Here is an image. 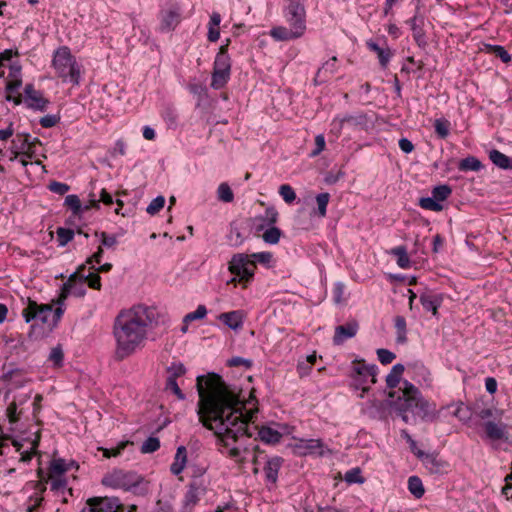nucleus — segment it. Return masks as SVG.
I'll return each instance as SVG.
<instances>
[{"label": "nucleus", "instance_id": "obj_16", "mask_svg": "<svg viewBox=\"0 0 512 512\" xmlns=\"http://www.w3.org/2000/svg\"><path fill=\"white\" fill-rule=\"evenodd\" d=\"M245 313L242 310H234L230 312L221 313L218 320L221 321L228 328L238 331L242 329L245 320Z\"/></svg>", "mask_w": 512, "mask_h": 512}, {"label": "nucleus", "instance_id": "obj_56", "mask_svg": "<svg viewBox=\"0 0 512 512\" xmlns=\"http://www.w3.org/2000/svg\"><path fill=\"white\" fill-rule=\"evenodd\" d=\"M326 146L325 137L323 134L315 136V148L311 151L310 157H316L324 151Z\"/></svg>", "mask_w": 512, "mask_h": 512}, {"label": "nucleus", "instance_id": "obj_29", "mask_svg": "<svg viewBox=\"0 0 512 512\" xmlns=\"http://www.w3.org/2000/svg\"><path fill=\"white\" fill-rule=\"evenodd\" d=\"M489 158L494 165L501 169H512V158L503 154L499 150H491L489 153Z\"/></svg>", "mask_w": 512, "mask_h": 512}, {"label": "nucleus", "instance_id": "obj_43", "mask_svg": "<svg viewBox=\"0 0 512 512\" xmlns=\"http://www.w3.org/2000/svg\"><path fill=\"white\" fill-rule=\"evenodd\" d=\"M419 205L421 208L430 210V211H441L443 209L442 204L437 201L433 196L432 197H423L419 200Z\"/></svg>", "mask_w": 512, "mask_h": 512}, {"label": "nucleus", "instance_id": "obj_8", "mask_svg": "<svg viewBox=\"0 0 512 512\" xmlns=\"http://www.w3.org/2000/svg\"><path fill=\"white\" fill-rule=\"evenodd\" d=\"M255 269L256 264H254V260L245 253L234 254L228 263L229 272L237 276L238 281L243 283L244 287L252 281Z\"/></svg>", "mask_w": 512, "mask_h": 512}, {"label": "nucleus", "instance_id": "obj_31", "mask_svg": "<svg viewBox=\"0 0 512 512\" xmlns=\"http://www.w3.org/2000/svg\"><path fill=\"white\" fill-rule=\"evenodd\" d=\"M421 460L425 467L433 474L441 473L446 468V464L440 462L433 454L427 453Z\"/></svg>", "mask_w": 512, "mask_h": 512}, {"label": "nucleus", "instance_id": "obj_55", "mask_svg": "<svg viewBox=\"0 0 512 512\" xmlns=\"http://www.w3.org/2000/svg\"><path fill=\"white\" fill-rule=\"evenodd\" d=\"M377 356L379 361L384 364H390L396 357V355L388 349L380 348L377 350Z\"/></svg>", "mask_w": 512, "mask_h": 512}, {"label": "nucleus", "instance_id": "obj_62", "mask_svg": "<svg viewBox=\"0 0 512 512\" xmlns=\"http://www.w3.org/2000/svg\"><path fill=\"white\" fill-rule=\"evenodd\" d=\"M124 447H125V443H122V444L118 445L116 448H111V449L100 448V450L103 451V456L105 458H110V457L118 456L121 453V451L124 449Z\"/></svg>", "mask_w": 512, "mask_h": 512}, {"label": "nucleus", "instance_id": "obj_4", "mask_svg": "<svg viewBox=\"0 0 512 512\" xmlns=\"http://www.w3.org/2000/svg\"><path fill=\"white\" fill-rule=\"evenodd\" d=\"M436 406L427 401L412 383H403V398L400 405V416L405 423H410L419 417L428 420L435 417Z\"/></svg>", "mask_w": 512, "mask_h": 512}, {"label": "nucleus", "instance_id": "obj_41", "mask_svg": "<svg viewBox=\"0 0 512 512\" xmlns=\"http://www.w3.org/2000/svg\"><path fill=\"white\" fill-rule=\"evenodd\" d=\"M57 242L60 247L66 246L74 237V231L69 228L59 227L56 231Z\"/></svg>", "mask_w": 512, "mask_h": 512}, {"label": "nucleus", "instance_id": "obj_6", "mask_svg": "<svg viewBox=\"0 0 512 512\" xmlns=\"http://www.w3.org/2000/svg\"><path fill=\"white\" fill-rule=\"evenodd\" d=\"M66 295H62L58 301V306L53 308L50 304H38L35 301L29 300L28 305L23 309L22 315L26 323L32 320H37L48 328H54L64 313V299Z\"/></svg>", "mask_w": 512, "mask_h": 512}, {"label": "nucleus", "instance_id": "obj_47", "mask_svg": "<svg viewBox=\"0 0 512 512\" xmlns=\"http://www.w3.org/2000/svg\"><path fill=\"white\" fill-rule=\"evenodd\" d=\"M449 121L446 119H436L434 122V128L437 135L445 139L449 135Z\"/></svg>", "mask_w": 512, "mask_h": 512}, {"label": "nucleus", "instance_id": "obj_15", "mask_svg": "<svg viewBox=\"0 0 512 512\" xmlns=\"http://www.w3.org/2000/svg\"><path fill=\"white\" fill-rule=\"evenodd\" d=\"M181 8L174 5L160 12V31L169 32L174 30L181 22Z\"/></svg>", "mask_w": 512, "mask_h": 512}, {"label": "nucleus", "instance_id": "obj_17", "mask_svg": "<svg viewBox=\"0 0 512 512\" xmlns=\"http://www.w3.org/2000/svg\"><path fill=\"white\" fill-rule=\"evenodd\" d=\"M359 329V325L356 321H351L345 325H340L335 328L333 337V343L335 345L343 344L347 339L353 338Z\"/></svg>", "mask_w": 512, "mask_h": 512}, {"label": "nucleus", "instance_id": "obj_18", "mask_svg": "<svg viewBox=\"0 0 512 512\" xmlns=\"http://www.w3.org/2000/svg\"><path fill=\"white\" fill-rule=\"evenodd\" d=\"M25 102L30 108L40 111H44L49 104V101L43 98L42 94L36 91L32 85L25 87Z\"/></svg>", "mask_w": 512, "mask_h": 512}, {"label": "nucleus", "instance_id": "obj_23", "mask_svg": "<svg viewBox=\"0 0 512 512\" xmlns=\"http://www.w3.org/2000/svg\"><path fill=\"white\" fill-rule=\"evenodd\" d=\"M413 33V38L419 46L426 45V37L423 31V19L415 15L408 21Z\"/></svg>", "mask_w": 512, "mask_h": 512}, {"label": "nucleus", "instance_id": "obj_57", "mask_svg": "<svg viewBox=\"0 0 512 512\" xmlns=\"http://www.w3.org/2000/svg\"><path fill=\"white\" fill-rule=\"evenodd\" d=\"M49 190L58 195H64L70 190V186L66 183L52 181L49 186Z\"/></svg>", "mask_w": 512, "mask_h": 512}, {"label": "nucleus", "instance_id": "obj_52", "mask_svg": "<svg viewBox=\"0 0 512 512\" xmlns=\"http://www.w3.org/2000/svg\"><path fill=\"white\" fill-rule=\"evenodd\" d=\"M165 390L171 391L173 394L177 396L179 400H184L185 395L181 391V389L178 386L177 379L167 378L166 384H165Z\"/></svg>", "mask_w": 512, "mask_h": 512}, {"label": "nucleus", "instance_id": "obj_58", "mask_svg": "<svg viewBox=\"0 0 512 512\" xmlns=\"http://www.w3.org/2000/svg\"><path fill=\"white\" fill-rule=\"evenodd\" d=\"M408 490L417 499L421 498L425 493L423 482H408Z\"/></svg>", "mask_w": 512, "mask_h": 512}, {"label": "nucleus", "instance_id": "obj_34", "mask_svg": "<svg viewBox=\"0 0 512 512\" xmlns=\"http://www.w3.org/2000/svg\"><path fill=\"white\" fill-rule=\"evenodd\" d=\"M458 168L461 171H480L483 168V165L479 159H477L474 156H468L464 159H462L459 164Z\"/></svg>", "mask_w": 512, "mask_h": 512}, {"label": "nucleus", "instance_id": "obj_10", "mask_svg": "<svg viewBox=\"0 0 512 512\" xmlns=\"http://www.w3.org/2000/svg\"><path fill=\"white\" fill-rule=\"evenodd\" d=\"M230 72V57L223 49H221L214 60L211 87L215 90L223 88L230 79Z\"/></svg>", "mask_w": 512, "mask_h": 512}, {"label": "nucleus", "instance_id": "obj_12", "mask_svg": "<svg viewBox=\"0 0 512 512\" xmlns=\"http://www.w3.org/2000/svg\"><path fill=\"white\" fill-rule=\"evenodd\" d=\"M86 503L87 507L82 512H119L122 508L116 498L92 497Z\"/></svg>", "mask_w": 512, "mask_h": 512}, {"label": "nucleus", "instance_id": "obj_32", "mask_svg": "<svg viewBox=\"0 0 512 512\" xmlns=\"http://www.w3.org/2000/svg\"><path fill=\"white\" fill-rule=\"evenodd\" d=\"M390 253L396 257L397 265L402 269H407L411 266V261L405 246H398L391 249Z\"/></svg>", "mask_w": 512, "mask_h": 512}, {"label": "nucleus", "instance_id": "obj_28", "mask_svg": "<svg viewBox=\"0 0 512 512\" xmlns=\"http://www.w3.org/2000/svg\"><path fill=\"white\" fill-rule=\"evenodd\" d=\"M281 465L282 459L280 457H273L267 460L264 466V473L267 480H277Z\"/></svg>", "mask_w": 512, "mask_h": 512}, {"label": "nucleus", "instance_id": "obj_51", "mask_svg": "<svg viewBox=\"0 0 512 512\" xmlns=\"http://www.w3.org/2000/svg\"><path fill=\"white\" fill-rule=\"evenodd\" d=\"M165 204V198L163 196H157L154 198L146 208V212L150 215L158 213Z\"/></svg>", "mask_w": 512, "mask_h": 512}, {"label": "nucleus", "instance_id": "obj_40", "mask_svg": "<svg viewBox=\"0 0 512 512\" xmlns=\"http://www.w3.org/2000/svg\"><path fill=\"white\" fill-rule=\"evenodd\" d=\"M217 198L225 203H230L234 199L232 189L227 183H221L217 188Z\"/></svg>", "mask_w": 512, "mask_h": 512}, {"label": "nucleus", "instance_id": "obj_60", "mask_svg": "<svg viewBox=\"0 0 512 512\" xmlns=\"http://www.w3.org/2000/svg\"><path fill=\"white\" fill-rule=\"evenodd\" d=\"M6 414L10 423H15L19 419V414L17 412V405L15 402L9 404L6 410Z\"/></svg>", "mask_w": 512, "mask_h": 512}, {"label": "nucleus", "instance_id": "obj_1", "mask_svg": "<svg viewBox=\"0 0 512 512\" xmlns=\"http://www.w3.org/2000/svg\"><path fill=\"white\" fill-rule=\"evenodd\" d=\"M196 387L199 395L197 415L204 427L213 431L227 446L230 441L236 442L247 436V424L255 409H247L237 393L216 374L199 375Z\"/></svg>", "mask_w": 512, "mask_h": 512}, {"label": "nucleus", "instance_id": "obj_3", "mask_svg": "<svg viewBox=\"0 0 512 512\" xmlns=\"http://www.w3.org/2000/svg\"><path fill=\"white\" fill-rule=\"evenodd\" d=\"M283 17L288 24L276 26L270 30V36L276 41H290L301 38L306 32V9L298 0H288L283 9Z\"/></svg>", "mask_w": 512, "mask_h": 512}, {"label": "nucleus", "instance_id": "obj_45", "mask_svg": "<svg viewBox=\"0 0 512 512\" xmlns=\"http://www.w3.org/2000/svg\"><path fill=\"white\" fill-rule=\"evenodd\" d=\"M207 315V309L204 305H199L195 311L188 313L183 318V323H189L195 320L204 319Z\"/></svg>", "mask_w": 512, "mask_h": 512}, {"label": "nucleus", "instance_id": "obj_59", "mask_svg": "<svg viewBox=\"0 0 512 512\" xmlns=\"http://www.w3.org/2000/svg\"><path fill=\"white\" fill-rule=\"evenodd\" d=\"M228 365L231 367L244 366L245 368H250L252 361L242 357H233L228 360Z\"/></svg>", "mask_w": 512, "mask_h": 512}, {"label": "nucleus", "instance_id": "obj_2", "mask_svg": "<svg viewBox=\"0 0 512 512\" xmlns=\"http://www.w3.org/2000/svg\"><path fill=\"white\" fill-rule=\"evenodd\" d=\"M156 321V310L136 305L121 311L114 321L115 355L123 360L144 347L149 328Z\"/></svg>", "mask_w": 512, "mask_h": 512}, {"label": "nucleus", "instance_id": "obj_36", "mask_svg": "<svg viewBox=\"0 0 512 512\" xmlns=\"http://www.w3.org/2000/svg\"><path fill=\"white\" fill-rule=\"evenodd\" d=\"M394 326L396 329V341L403 344L407 341L406 320L403 316H396L394 318Z\"/></svg>", "mask_w": 512, "mask_h": 512}, {"label": "nucleus", "instance_id": "obj_27", "mask_svg": "<svg viewBox=\"0 0 512 512\" xmlns=\"http://www.w3.org/2000/svg\"><path fill=\"white\" fill-rule=\"evenodd\" d=\"M221 23V15L218 12H213L210 15V20L208 23V34L207 38L211 42H216L220 37V26Z\"/></svg>", "mask_w": 512, "mask_h": 512}, {"label": "nucleus", "instance_id": "obj_9", "mask_svg": "<svg viewBox=\"0 0 512 512\" xmlns=\"http://www.w3.org/2000/svg\"><path fill=\"white\" fill-rule=\"evenodd\" d=\"M278 218V213L274 208H268L265 211V216L255 218L256 230L262 231L265 229L262 239L265 243L275 245L280 241L282 232L279 228L275 227Z\"/></svg>", "mask_w": 512, "mask_h": 512}, {"label": "nucleus", "instance_id": "obj_14", "mask_svg": "<svg viewBox=\"0 0 512 512\" xmlns=\"http://www.w3.org/2000/svg\"><path fill=\"white\" fill-rule=\"evenodd\" d=\"M29 146H33L30 134H17L12 139L9 149L3 153V156L7 157L9 161H15L21 154L27 151Z\"/></svg>", "mask_w": 512, "mask_h": 512}, {"label": "nucleus", "instance_id": "obj_64", "mask_svg": "<svg viewBox=\"0 0 512 512\" xmlns=\"http://www.w3.org/2000/svg\"><path fill=\"white\" fill-rule=\"evenodd\" d=\"M304 512H345L344 510L338 509L336 507L331 506H325L321 507L318 506L316 509H305Z\"/></svg>", "mask_w": 512, "mask_h": 512}, {"label": "nucleus", "instance_id": "obj_30", "mask_svg": "<svg viewBox=\"0 0 512 512\" xmlns=\"http://www.w3.org/2000/svg\"><path fill=\"white\" fill-rule=\"evenodd\" d=\"M260 439L268 444H275L280 442L282 434L269 426H263L258 433Z\"/></svg>", "mask_w": 512, "mask_h": 512}, {"label": "nucleus", "instance_id": "obj_20", "mask_svg": "<svg viewBox=\"0 0 512 512\" xmlns=\"http://www.w3.org/2000/svg\"><path fill=\"white\" fill-rule=\"evenodd\" d=\"M487 438L490 440H507L506 424L487 421L484 423Z\"/></svg>", "mask_w": 512, "mask_h": 512}, {"label": "nucleus", "instance_id": "obj_13", "mask_svg": "<svg viewBox=\"0 0 512 512\" xmlns=\"http://www.w3.org/2000/svg\"><path fill=\"white\" fill-rule=\"evenodd\" d=\"M79 464L73 459L53 457L49 464V480H58L67 472L77 471Z\"/></svg>", "mask_w": 512, "mask_h": 512}, {"label": "nucleus", "instance_id": "obj_25", "mask_svg": "<svg viewBox=\"0 0 512 512\" xmlns=\"http://www.w3.org/2000/svg\"><path fill=\"white\" fill-rule=\"evenodd\" d=\"M47 483L48 482H36V492L29 497L26 512H35L41 506L43 501L42 493L45 492V484Z\"/></svg>", "mask_w": 512, "mask_h": 512}, {"label": "nucleus", "instance_id": "obj_24", "mask_svg": "<svg viewBox=\"0 0 512 512\" xmlns=\"http://www.w3.org/2000/svg\"><path fill=\"white\" fill-rule=\"evenodd\" d=\"M367 47L377 54L379 63L382 68H386L392 56V52L389 47H380L376 42L369 40L367 41Z\"/></svg>", "mask_w": 512, "mask_h": 512}, {"label": "nucleus", "instance_id": "obj_44", "mask_svg": "<svg viewBox=\"0 0 512 512\" xmlns=\"http://www.w3.org/2000/svg\"><path fill=\"white\" fill-rule=\"evenodd\" d=\"M487 49L492 52L495 56L501 59L504 63H509L511 61V55L508 51L501 45H487Z\"/></svg>", "mask_w": 512, "mask_h": 512}, {"label": "nucleus", "instance_id": "obj_53", "mask_svg": "<svg viewBox=\"0 0 512 512\" xmlns=\"http://www.w3.org/2000/svg\"><path fill=\"white\" fill-rule=\"evenodd\" d=\"M279 194L287 203H292L296 199L295 191L288 184H283L279 187Z\"/></svg>", "mask_w": 512, "mask_h": 512}, {"label": "nucleus", "instance_id": "obj_38", "mask_svg": "<svg viewBox=\"0 0 512 512\" xmlns=\"http://www.w3.org/2000/svg\"><path fill=\"white\" fill-rule=\"evenodd\" d=\"M355 117L352 115H344L342 117H335L332 120V130L335 131L336 134H340L345 124H356Z\"/></svg>", "mask_w": 512, "mask_h": 512}, {"label": "nucleus", "instance_id": "obj_46", "mask_svg": "<svg viewBox=\"0 0 512 512\" xmlns=\"http://www.w3.org/2000/svg\"><path fill=\"white\" fill-rule=\"evenodd\" d=\"M451 192L452 190L448 185H438L432 190V196L441 203L450 196Z\"/></svg>", "mask_w": 512, "mask_h": 512}, {"label": "nucleus", "instance_id": "obj_50", "mask_svg": "<svg viewBox=\"0 0 512 512\" xmlns=\"http://www.w3.org/2000/svg\"><path fill=\"white\" fill-rule=\"evenodd\" d=\"M95 236L100 238L101 245L106 248H113L118 243L115 235H109L106 232H96Z\"/></svg>", "mask_w": 512, "mask_h": 512}, {"label": "nucleus", "instance_id": "obj_19", "mask_svg": "<svg viewBox=\"0 0 512 512\" xmlns=\"http://www.w3.org/2000/svg\"><path fill=\"white\" fill-rule=\"evenodd\" d=\"M419 299L425 311L431 312L433 316L438 315V309L443 302V297L441 294L424 292L420 295Z\"/></svg>", "mask_w": 512, "mask_h": 512}, {"label": "nucleus", "instance_id": "obj_39", "mask_svg": "<svg viewBox=\"0 0 512 512\" xmlns=\"http://www.w3.org/2000/svg\"><path fill=\"white\" fill-rule=\"evenodd\" d=\"M48 361H50L54 367H61L63 365L64 352L60 344L51 349L48 356Z\"/></svg>", "mask_w": 512, "mask_h": 512}, {"label": "nucleus", "instance_id": "obj_11", "mask_svg": "<svg viewBox=\"0 0 512 512\" xmlns=\"http://www.w3.org/2000/svg\"><path fill=\"white\" fill-rule=\"evenodd\" d=\"M292 449L299 456L327 457L333 454L332 449L321 439H298Z\"/></svg>", "mask_w": 512, "mask_h": 512}, {"label": "nucleus", "instance_id": "obj_33", "mask_svg": "<svg viewBox=\"0 0 512 512\" xmlns=\"http://www.w3.org/2000/svg\"><path fill=\"white\" fill-rule=\"evenodd\" d=\"M22 85L21 78H11L7 80L6 83V91L8 92L6 96L7 101H13L15 104L20 103L19 97H14V93L18 92L19 88Z\"/></svg>", "mask_w": 512, "mask_h": 512}, {"label": "nucleus", "instance_id": "obj_22", "mask_svg": "<svg viewBox=\"0 0 512 512\" xmlns=\"http://www.w3.org/2000/svg\"><path fill=\"white\" fill-rule=\"evenodd\" d=\"M205 493V488L201 486L200 482H191L185 494V506H195Z\"/></svg>", "mask_w": 512, "mask_h": 512}, {"label": "nucleus", "instance_id": "obj_61", "mask_svg": "<svg viewBox=\"0 0 512 512\" xmlns=\"http://www.w3.org/2000/svg\"><path fill=\"white\" fill-rule=\"evenodd\" d=\"M33 147L29 146L27 151H25L24 154H21L17 160L21 163L23 167H27L29 164H31V159L33 158Z\"/></svg>", "mask_w": 512, "mask_h": 512}, {"label": "nucleus", "instance_id": "obj_37", "mask_svg": "<svg viewBox=\"0 0 512 512\" xmlns=\"http://www.w3.org/2000/svg\"><path fill=\"white\" fill-rule=\"evenodd\" d=\"M64 203L72 210V213L76 216L83 214L85 211L84 206L81 204V201L76 194L67 195Z\"/></svg>", "mask_w": 512, "mask_h": 512}, {"label": "nucleus", "instance_id": "obj_21", "mask_svg": "<svg viewBox=\"0 0 512 512\" xmlns=\"http://www.w3.org/2000/svg\"><path fill=\"white\" fill-rule=\"evenodd\" d=\"M337 71V57L333 56L329 60H327L323 65L318 69L315 76V83H323L327 80L328 76L333 75Z\"/></svg>", "mask_w": 512, "mask_h": 512}, {"label": "nucleus", "instance_id": "obj_63", "mask_svg": "<svg viewBox=\"0 0 512 512\" xmlns=\"http://www.w3.org/2000/svg\"><path fill=\"white\" fill-rule=\"evenodd\" d=\"M344 480H363L362 471L359 467H354L345 473Z\"/></svg>", "mask_w": 512, "mask_h": 512}, {"label": "nucleus", "instance_id": "obj_48", "mask_svg": "<svg viewBox=\"0 0 512 512\" xmlns=\"http://www.w3.org/2000/svg\"><path fill=\"white\" fill-rule=\"evenodd\" d=\"M160 448V441L157 437H148L141 446L142 453H153Z\"/></svg>", "mask_w": 512, "mask_h": 512}, {"label": "nucleus", "instance_id": "obj_5", "mask_svg": "<svg viewBox=\"0 0 512 512\" xmlns=\"http://www.w3.org/2000/svg\"><path fill=\"white\" fill-rule=\"evenodd\" d=\"M52 67L63 82L78 86L81 81V67L67 46L57 48L53 53Z\"/></svg>", "mask_w": 512, "mask_h": 512}, {"label": "nucleus", "instance_id": "obj_7", "mask_svg": "<svg viewBox=\"0 0 512 512\" xmlns=\"http://www.w3.org/2000/svg\"><path fill=\"white\" fill-rule=\"evenodd\" d=\"M377 366L366 364L363 360H354L349 372L350 386L355 391H361L360 398L364 397L371 385L376 383Z\"/></svg>", "mask_w": 512, "mask_h": 512}, {"label": "nucleus", "instance_id": "obj_49", "mask_svg": "<svg viewBox=\"0 0 512 512\" xmlns=\"http://www.w3.org/2000/svg\"><path fill=\"white\" fill-rule=\"evenodd\" d=\"M250 257L252 260H254V264H256V262H259L260 264H263L268 267L271 265V262L273 260V254L268 251L253 253L250 255Z\"/></svg>", "mask_w": 512, "mask_h": 512}, {"label": "nucleus", "instance_id": "obj_35", "mask_svg": "<svg viewBox=\"0 0 512 512\" xmlns=\"http://www.w3.org/2000/svg\"><path fill=\"white\" fill-rule=\"evenodd\" d=\"M404 372V366L402 364H395L390 373L386 376V384L389 388H395Z\"/></svg>", "mask_w": 512, "mask_h": 512}, {"label": "nucleus", "instance_id": "obj_54", "mask_svg": "<svg viewBox=\"0 0 512 512\" xmlns=\"http://www.w3.org/2000/svg\"><path fill=\"white\" fill-rule=\"evenodd\" d=\"M167 371L169 376L167 378L177 379L178 377L184 375L186 373V368L182 363H172Z\"/></svg>", "mask_w": 512, "mask_h": 512}, {"label": "nucleus", "instance_id": "obj_26", "mask_svg": "<svg viewBox=\"0 0 512 512\" xmlns=\"http://www.w3.org/2000/svg\"><path fill=\"white\" fill-rule=\"evenodd\" d=\"M186 462H187V450L184 446H179L177 448V451H176V454L174 457V461L170 467L171 472L176 476L179 475L183 471V469L186 465Z\"/></svg>", "mask_w": 512, "mask_h": 512}, {"label": "nucleus", "instance_id": "obj_42", "mask_svg": "<svg viewBox=\"0 0 512 512\" xmlns=\"http://www.w3.org/2000/svg\"><path fill=\"white\" fill-rule=\"evenodd\" d=\"M329 199H330V195H329V193H326V192L320 193L316 196L317 215L320 218H323L326 216Z\"/></svg>", "mask_w": 512, "mask_h": 512}]
</instances>
